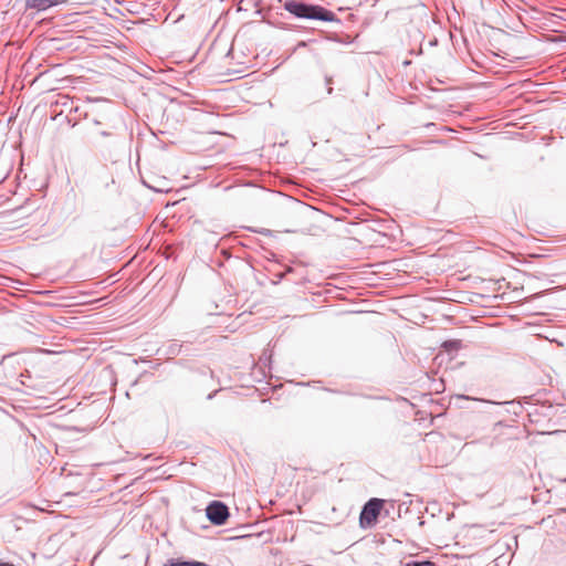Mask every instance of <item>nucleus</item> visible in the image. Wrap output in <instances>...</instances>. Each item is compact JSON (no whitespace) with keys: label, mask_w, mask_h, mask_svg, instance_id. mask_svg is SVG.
<instances>
[{"label":"nucleus","mask_w":566,"mask_h":566,"mask_svg":"<svg viewBox=\"0 0 566 566\" xmlns=\"http://www.w3.org/2000/svg\"><path fill=\"white\" fill-rule=\"evenodd\" d=\"M284 9L297 18L315 19L326 22L338 21L336 14L321 6L306 4L297 0H287Z\"/></svg>","instance_id":"1"},{"label":"nucleus","mask_w":566,"mask_h":566,"mask_svg":"<svg viewBox=\"0 0 566 566\" xmlns=\"http://www.w3.org/2000/svg\"><path fill=\"white\" fill-rule=\"evenodd\" d=\"M382 507V501L379 499H371L369 500L361 513H360V524L363 526H371L376 523L377 517L380 513V510Z\"/></svg>","instance_id":"2"},{"label":"nucleus","mask_w":566,"mask_h":566,"mask_svg":"<svg viewBox=\"0 0 566 566\" xmlns=\"http://www.w3.org/2000/svg\"><path fill=\"white\" fill-rule=\"evenodd\" d=\"M207 517L214 525H223L229 518V509L228 506L219 501H213L210 503L207 509Z\"/></svg>","instance_id":"3"},{"label":"nucleus","mask_w":566,"mask_h":566,"mask_svg":"<svg viewBox=\"0 0 566 566\" xmlns=\"http://www.w3.org/2000/svg\"><path fill=\"white\" fill-rule=\"evenodd\" d=\"M66 1L67 0H27V4L28 7L36 10H45L50 7L57 6Z\"/></svg>","instance_id":"4"},{"label":"nucleus","mask_w":566,"mask_h":566,"mask_svg":"<svg viewBox=\"0 0 566 566\" xmlns=\"http://www.w3.org/2000/svg\"><path fill=\"white\" fill-rule=\"evenodd\" d=\"M164 566H208L206 563L197 560H182L179 558H171L166 562Z\"/></svg>","instance_id":"5"},{"label":"nucleus","mask_w":566,"mask_h":566,"mask_svg":"<svg viewBox=\"0 0 566 566\" xmlns=\"http://www.w3.org/2000/svg\"><path fill=\"white\" fill-rule=\"evenodd\" d=\"M406 566H434V563H432L430 560L410 562V563H407Z\"/></svg>","instance_id":"6"},{"label":"nucleus","mask_w":566,"mask_h":566,"mask_svg":"<svg viewBox=\"0 0 566 566\" xmlns=\"http://www.w3.org/2000/svg\"><path fill=\"white\" fill-rule=\"evenodd\" d=\"M326 84L328 86L327 93L332 94V92H333V87L331 86L332 85V77H326Z\"/></svg>","instance_id":"7"},{"label":"nucleus","mask_w":566,"mask_h":566,"mask_svg":"<svg viewBox=\"0 0 566 566\" xmlns=\"http://www.w3.org/2000/svg\"><path fill=\"white\" fill-rule=\"evenodd\" d=\"M98 135H99L101 137H113V134H112V133L104 132V130H103V132H99V133H98Z\"/></svg>","instance_id":"8"},{"label":"nucleus","mask_w":566,"mask_h":566,"mask_svg":"<svg viewBox=\"0 0 566 566\" xmlns=\"http://www.w3.org/2000/svg\"><path fill=\"white\" fill-rule=\"evenodd\" d=\"M0 566H14V565L9 564V563H0Z\"/></svg>","instance_id":"9"},{"label":"nucleus","mask_w":566,"mask_h":566,"mask_svg":"<svg viewBox=\"0 0 566 566\" xmlns=\"http://www.w3.org/2000/svg\"><path fill=\"white\" fill-rule=\"evenodd\" d=\"M563 481L566 482V478Z\"/></svg>","instance_id":"10"}]
</instances>
